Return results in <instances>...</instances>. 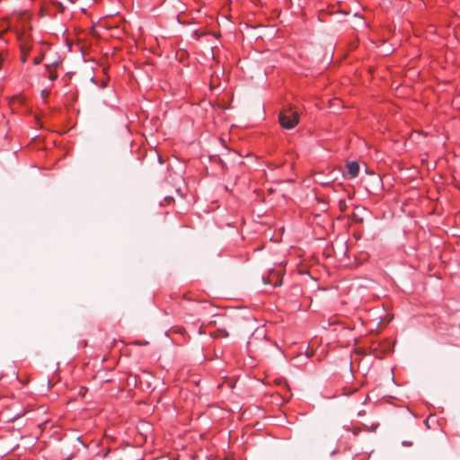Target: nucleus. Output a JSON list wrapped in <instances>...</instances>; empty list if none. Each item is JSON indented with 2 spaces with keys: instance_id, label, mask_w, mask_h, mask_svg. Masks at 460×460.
<instances>
[{
  "instance_id": "1",
  "label": "nucleus",
  "mask_w": 460,
  "mask_h": 460,
  "mask_svg": "<svg viewBox=\"0 0 460 460\" xmlns=\"http://www.w3.org/2000/svg\"><path fill=\"white\" fill-rule=\"evenodd\" d=\"M299 121V115L296 111L292 109H287L279 114V123L287 129L293 128Z\"/></svg>"
},
{
  "instance_id": "3",
  "label": "nucleus",
  "mask_w": 460,
  "mask_h": 460,
  "mask_svg": "<svg viewBox=\"0 0 460 460\" xmlns=\"http://www.w3.org/2000/svg\"><path fill=\"white\" fill-rule=\"evenodd\" d=\"M348 172L351 177H357L359 172V165L357 162H349L347 164Z\"/></svg>"
},
{
  "instance_id": "7",
  "label": "nucleus",
  "mask_w": 460,
  "mask_h": 460,
  "mask_svg": "<svg viewBox=\"0 0 460 460\" xmlns=\"http://www.w3.org/2000/svg\"><path fill=\"white\" fill-rule=\"evenodd\" d=\"M49 95V91H48V90L41 91V96L43 99H46Z\"/></svg>"
},
{
  "instance_id": "10",
  "label": "nucleus",
  "mask_w": 460,
  "mask_h": 460,
  "mask_svg": "<svg viewBox=\"0 0 460 460\" xmlns=\"http://www.w3.org/2000/svg\"><path fill=\"white\" fill-rule=\"evenodd\" d=\"M210 86H211V88L215 87L213 80L210 83Z\"/></svg>"
},
{
  "instance_id": "4",
  "label": "nucleus",
  "mask_w": 460,
  "mask_h": 460,
  "mask_svg": "<svg viewBox=\"0 0 460 460\" xmlns=\"http://www.w3.org/2000/svg\"><path fill=\"white\" fill-rule=\"evenodd\" d=\"M215 337H223L226 338L228 337V332L226 329H218L215 334H212Z\"/></svg>"
},
{
  "instance_id": "5",
  "label": "nucleus",
  "mask_w": 460,
  "mask_h": 460,
  "mask_svg": "<svg viewBox=\"0 0 460 460\" xmlns=\"http://www.w3.org/2000/svg\"><path fill=\"white\" fill-rule=\"evenodd\" d=\"M339 207L341 211H344L347 208L346 201L343 199H341L339 201Z\"/></svg>"
},
{
  "instance_id": "8",
  "label": "nucleus",
  "mask_w": 460,
  "mask_h": 460,
  "mask_svg": "<svg viewBox=\"0 0 460 460\" xmlns=\"http://www.w3.org/2000/svg\"><path fill=\"white\" fill-rule=\"evenodd\" d=\"M57 77H58V75H57L56 73H54V72H50L49 79H50L51 81L56 80V79H57Z\"/></svg>"
},
{
  "instance_id": "9",
  "label": "nucleus",
  "mask_w": 460,
  "mask_h": 460,
  "mask_svg": "<svg viewBox=\"0 0 460 460\" xmlns=\"http://www.w3.org/2000/svg\"><path fill=\"white\" fill-rule=\"evenodd\" d=\"M41 60H42V58H36L34 59V63H35L36 65H38V64H40V63L41 62Z\"/></svg>"
},
{
  "instance_id": "2",
  "label": "nucleus",
  "mask_w": 460,
  "mask_h": 460,
  "mask_svg": "<svg viewBox=\"0 0 460 460\" xmlns=\"http://www.w3.org/2000/svg\"><path fill=\"white\" fill-rule=\"evenodd\" d=\"M282 274L280 271L271 270L267 278H262L264 284H270L273 287L281 285Z\"/></svg>"
},
{
  "instance_id": "6",
  "label": "nucleus",
  "mask_w": 460,
  "mask_h": 460,
  "mask_svg": "<svg viewBox=\"0 0 460 460\" xmlns=\"http://www.w3.org/2000/svg\"><path fill=\"white\" fill-rule=\"evenodd\" d=\"M352 219L355 221V222H358V223H361L363 222V218L362 217H358V214L357 213H353L352 214Z\"/></svg>"
}]
</instances>
